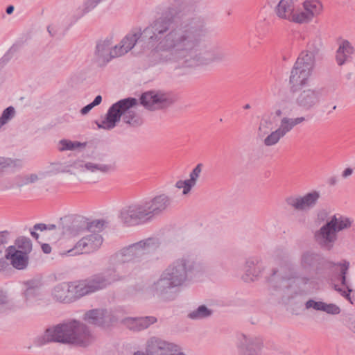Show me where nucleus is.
<instances>
[{
    "mask_svg": "<svg viewBox=\"0 0 355 355\" xmlns=\"http://www.w3.org/2000/svg\"><path fill=\"white\" fill-rule=\"evenodd\" d=\"M208 32L206 20L190 13L181 1L170 64L193 68L223 60L225 54L222 51L205 49L203 40Z\"/></svg>",
    "mask_w": 355,
    "mask_h": 355,
    "instance_id": "nucleus-1",
    "label": "nucleus"
},
{
    "mask_svg": "<svg viewBox=\"0 0 355 355\" xmlns=\"http://www.w3.org/2000/svg\"><path fill=\"white\" fill-rule=\"evenodd\" d=\"M181 0H174L160 16L143 30L128 33L118 46V53L123 55L135 46L149 50L146 62L150 66L170 64Z\"/></svg>",
    "mask_w": 355,
    "mask_h": 355,
    "instance_id": "nucleus-2",
    "label": "nucleus"
},
{
    "mask_svg": "<svg viewBox=\"0 0 355 355\" xmlns=\"http://www.w3.org/2000/svg\"><path fill=\"white\" fill-rule=\"evenodd\" d=\"M172 103L168 93L161 90H150L143 93L139 100L133 97L125 98L112 104L110 107L116 125L122 119L129 127L137 128L144 123L142 117L137 112L139 105L154 111L167 107Z\"/></svg>",
    "mask_w": 355,
    "mask_h": 355,
    "instance_id": "nucleus-3",
    "label": "nucleus"
},
{
    "mask_svg": "<svg viewBox=\"0 0 355 355\" xmlns=\"http://www.w3.org/2000/svg\"><path fill=\"white\" fill-rule=\"evenodd\" d=\"M301 268L305 272L313 270L318 279H329L334 289L342 296L351 301L350 293L352 289L346 283V273L349 268V262L334 263L321 254L306 250L302 253L300 259Z\"/></svg>",
    "mask_w": 355,
    "mask_h": 355,
    "instance_id": "nucleus-4",
    "label": "nucleus"
},
{
    "mask_svg": "<svg viewBox=\"0 0 355 355\" xmlns=\"http://www.w3.org/2000/svg\"><path fill=\"white\" fill-rule=\"evenodd\" d=\"M159 245L158 239L150 237L123 248L116 253L113 259L116 265L94 277L97 285L100 286L99 289H103L112 282L120 280L125 276V272H122L124 268L123 263L139 261L144 256L157 249Z\"/></svg>",
    "mask_w": 355,
    "mask_h": 355,
    "instance_id": "nucleus-5",
    "label": "nucleus"
},
{
    "mask_svg": "<svg viewBox=\"0 0 355 355\" xmlns=\"http://www.w3.org/2000/svg\"><path fill=\"white\" fill-rule=\"evenodd\" d=\"M171 205V198L162 193L146 198L124 207L120 211V221L127 227L146 224L162 215Z\"/></svg>",
    "mask_w": 355,
    "mask_h": 355,
    "instance_id": "nucleus-6",
    "label": "nucleus"
},
{
    "mask_svg": "<svg viewBox=\"0 0 355 355\" xmlns=\"http://www.w3.org/2000/svg\"><path fill=\"white\" fill-rule=\"evenodd\" d=\"M318 49L309 44L308 49L303 51L297 59L289 78L290 91L294 94L306 85L315 64V56Z\"/></svg>",
    "mask_w": 355,
    "mask_h": 355,
    "instance_id": "nucleus-7",
    "label": "nucleus"
},
{
    "mask_svg": "<svg viewBox=\"0 0 355 355\" xmlns=\"http://www.w3.org/2000/svg\"><path fill=\"white\" fill-rule=\"evenodd\" d=\"M203 271V266L189 254L175 259L164 270L180 287Z\"/></svg>",
    "mask_w": 355,
    "mask_h": 355,
    "instance_id": "nucleus-8",
    "label": "nucleus"
},
{
    "mask_svg": "<svg viewBox=\"0 0 355 355\" xmlns=\"http://www.w3.org/2000/svg\"><path fill=\"white\" fill-rule=\"evenodd\" d=\"M96 338L93 334H42L35 341V345L42 346L56 342L75 347H86L93 344Z\"/></svg>",
    "mask_w": 355,
    "mask_h": 355,
    "instance_id": "nucleus-9",
    "label": "nucleus"
},
{
    "mask_svg": "<svg viewBox=\"0 0 355 355\" xmlns=\"http://www.w3.org/2000/svg\"><path fill=\"white\" fill-rule=\"evenodd\" d=\"M180 288L164 272L150 286L153 295L163 302H171L176 299Z\"/></svg>",
    "mask_w": 355,
    "mask_h": 355,
    "instance_id": "nucleus-10",
    "label": "nucleus"
},
{
    "mask_svg": "<svg viewBox=\"0 0 355 355\" xmlns=\"http://www.w3.org/2000/svg\"><path fill=\"white\" fill-rule=\"evenodd\" d=\"M279 285L274 284V286L279 288H288L295 284L297 286L306 285L311 282V278L306 275L299 272L291 264H285L280 269Z\"/></svg>",
    "mask_w": 355,
    "mask_h": 355,
    "instance_id": "nucleus-11",
    "label": "nucleus"
},
{
    "mask_svg": "<svg viewBox=\"0 0 355 355\" xmlns=\"http://www.w3.org/2000/svg\"><path fill=\"white\" fill-rule=\"evenodd\" d=\"M103 237L98 233H92L83 237L72 249L67 251L70 256L91 253L96 251L103 243Z\"/></svg>",
    "mask_w": 355,
    "mask_h": 355,
    "instance_id": "nucleus-12",
    "label": "nucleus"
},
{
    "mask_svg": "<svg viewBox=\"0 0 355 355\" xmlns=\"http://www.w3.org/2000/svg\"><path fill=\"white\" fill-rule=\"evenodd\" d=\"M320 197V193L313 191L306 193L304 196H291L285 199L287 205L294 210L299 211H307L313 209L317 204Z\"/></svg>",
    "mask_w": 355,
    "mask_h": 355,
    "instance_id": "nucleus-13",
    "label": "nucleus"
},
{
    "mask_svg": "<svg viewBox=\"0 0 355 355\" xmlns=\"http://www.w3.org/2000/svg\"><path fill=\"white\" fill-rule=\"evenodd\" d=\"M83 319L89 324L103 328L109 327L116 321L110 311L103 309L89 310L85 313Z\"/></svg>",
    "mask_w": 355,
    "mask_h": 355,
    "instance_id": "nucleus-14",
    "label": "nucleus"
},
{
    "mask_svg": "<svg viewBox=\"0 0 355 355\" xmlns=\"http://www.w3.org/2000/svg\"><path fill=\"white\" fill-rule=\"evenodd\" d=\"M321 96V91L318 89H305L297 95L295 103L302 110L311 111L319 105Z\"/></svg>",
    "mask_w": 355,
    "mask_h": 355,
    "instance_id": "nucleus-15",
    "label": "nucleus"
},
{
    "mask_svg": "<svg viewBox=\"0 0 355 355\" xmlns=\"http://www.w3.org/2000/svg\"><path fill=\"white\" fill-rule=\"evenodd\" d=\"M335 221L334 219L327 221L315 233V239L322 249L331 250L337 240V234L334 228Z\"/></svg>",
    "mask_w": 355,
    "mask_h": 355,
    "instance_id": "nucleus-16",
    "label": "nucleus"
},
{
    "mask_svg": "<svg viewBox=\"0 0 355 355\" xmlns=\"http://www.w3.org/2000/svg\"><path fill=\"white\" fill-rule=\"evenodd\" d=\"M58 230L60 233L70 236H77L87 230V219L77 217L73 220L64 217L60 219L58 223Z\"/></svg>",
    "mask_w": 355,
    "mask_h": 355,
    "instance_id": "nucleus-17",
    "label": "nucleus"
},
{
    "mask_svg": "<svg viewBox=\"0 0 355 355\" xmlns=\"http://www.w3.org/2000/svg\"><path fill=\"white\" fill-rule=\"evenodd\" d=\"M44 333H90L88 326L83 322L70 319L55 325L49 326Z\"/></svg>",
    "mask_w": 355,
    "mask_h": 355,
    "instance_id": "nucleus-18",
    "label": "nucleus"
},
{
    "mask_svg": "<svg viewBox=\"0 0 355 355\" xmlns=\"http://www.w3.org/2000/svg\"><path fill=\"white\" fill-rule=\"evenodd\" d=\"M238 340L240 355H259L262 343L254 334H239Z\"/></svg>",
    "mask_w": 355,
    "mask_h": 355,
    "instance_id": "nucleus-19",
    "label": "nucleus"
},
{
    "mask_svg": "<svg viewBox=\"0 0 355 355\" xmlns=\"http://www.w3.org/2000/svg\"><path fill=\"white\" fill-rule=\"evenodd\" d=\"M42 283L39 279H32L23 282L22 295L28 305L42 300Z\"/></svg>",
    "mask_w": 355,
    "mask_h": 355,
    "instance_id": "nucleus-20",
    "label": "nucleus"
},
{
    "mask_svg": "<svg viewBox=\"0 0 355 355\" xmlns=\"http://www.w3.org/2000/svg\"><path fill=\"white\" fill-rule=\"evenodd\" d=\"M70 286L71 295L73 297V302L89 293L96 292L99 289L94 277L89 280L79 282L68 283Z\"/></svg>",
    "mask_w": 355,
    "mask_h": 355,
    "instance_id": "nucleus-21",
    "label": "nucleus"
},
{
    "mask_svg": "<svg viewBox=\"0 0 355 355\" xmlns=\"http://www.w3.org/2000/svg\"><path fill=\"white\" fill-rule=\"evenodd\" d=\"M3 257L9 260L11 265L17 270H24L28 264V254L17 250L15 246L11 245L6 249Z\"/></svg>",
    "mask_w": 355,
    "mask_h": 355,
    "instance_id": "nucleus-22",
    "label": "nucleus"
},
{
    "mask_svg": "<svg viewBox=\"0 0 355 355\" xmlns=\"http://www.w3.org/2000/svg\"><path fill=\"white\" fill-rule=\"evenodd\" d=\"M173 343L153 337L146 343V352L148 355H168Z\"/></svg>",
    "mask_w": 355,
    "mask_h": 355,
    "instance_id": "nucleus-23",
    "label": "nucleus"
},
{
    "mask_svg": "<svg viewBox=\"0 0 355 355\" xmlns=\"http://www.w3.org/2000/svg\"><path fill=\"white\" fill-rule=\"evenodd\" d=\"M157 322L153 316L126 318L123 320L124 325L130 331H141Z\"/></svg>",
    "mask_w": 355,
    "mask_h": 355,
    "instance_id": "nucleus-24",
    "label": "nucleus"
},
{
    "mask_svg": "<svg viewBox=\"0 0 355 355\" xmlns=\"http://www.w3.org/2000/svg\"><path fill=\"white\" fill-rule=\"evenodd\" d=\"M70 167L78 169L82 172L89 171L92 173L101 172L107 173L112 169V166L109 164H96L83 160H76L69 164Z\"/></svg>",
    "mask_w": 355,
    "mask_h": 355,
    "instance_id": "nucleus-25",
    "label": "nucleus"
},
{
    "mask_svg": "<svg viewBox=\"0 0 355 355\" xmlns=\"http://www.w3.org/2000/svg\"><path fill=\"white\" fill-rule=\"evenodd\" d=\"M114 52L118 53V46H112V42L111 39L107 38L103 41H100L96 45V53L102 58L104 61L109 62L112 58L119 57L115 55Z\"/></svg>",
    "mask_w": 355,
    "mask_h": 355,
    "instance_id": "nucleus-26",
    "label": "nucleus"
},
{
    "mask_svg": "<svg viewBox=\"0 0 355 355\" xmlns=\"http://www.w3.org/2000/svg\"><path fill=\"white\" fill-rule=\"evenodd\" d=\"M53 298L62 303L73 302L70 286L68 283L63 282L55 286L52 291Z\"/></svg>",
    "mask_w": 355,
    "mask_h": 355,
    "instance_id": "nucleus-27",
    "label": "nucleus"
},
{
    "mask_svg": "<svg viewBox=\"0 0 355 355\" xmlns=\"http://www.w3.org/2000/svg\"><path fill=\"white\" fill-rule=\"evenodd\" d=\"M293 10V0H280L275 8V12L279 18L288 21H291Z\"/></svg>",
    "mask_w": 355,
    "mask_h": 355,
    "instance_id": "nucleus-28",
    "label": "nucleus"
},
{
    "mask_svg": "<svg viewBox=\"0 0 355 355\" xmlns=\"http://www.w3.org/2000/svg\"><path fill=\"white\" fill-rule=\"evenodd\" d=\"M262 266L259 264V261L254 260H248L245 266V275L243 277L245 281H254L261 275Z\"/></svg>",
    "mask_w": 355,
    "mask_h": 355,
    "instance_id": "nucleus-29",
    "label": "nucleus"
},
{
    "mask_svg": "<svg viewBox=\"0 0 355 355\" xmlns=\"http://www.w3.org/2000/svg\"><path fill=\"white\" fill-rule=\"evenodd\" d=\"M213 311L209 309L205 305H200L196 309L191 311L188 314V318L191 320H202L210 317Z\"/></svg>",
    "mask_w": 355,
    "mask_h": 355,
    "instance_id": "nucleus-30",
    "label": "nucleus"
},
{
    "mask_svg": "<svg viewBox=\"0 0 355 355\" xmlns=\"http://www.w3.org/2000/svg\"><path fill=\"white\" fill-rule=\"evenodd\" d=\"M22 162L20 159H12L9 157H0V175L8 168H21Z\"/></svg>",
    "mask_w": 355,
    "mask_h": 355,
    "instance_id": "nucleus-31",
    "label": "nucleus"
},
{
    "mask_svg": "<svg viewBox=\"0 0 355 355\" xmlns=\"http://www.w3.org/2000/svg\"><path fill=\"white\" fill-rule=\"evenodd\" d=\"M95 123L97 125L98 128L106 130H110L116 127V123L110 107L105 114V119L101 122L96 121Z\"/></svg>",
    "mask_w": 355,
    "mask_h": 355,
    "instance_id": "nucleus-32",
    "label": "nucleus"
},
{
    "mask_svg": "<svg viewBox=\"0 0 355 355\" xmlns=\"http://www.w3.org/2000/svg\"><path fill=\"white\" fill-rule=\"evenodd\" d=\"M17 250L21 251L23 253L28 254L32 250L31 240L25 236H20L17 238L15 243Z\"/></svg>",
    "mask_w": 355,
    "mask_h": 355,
    "instance_id": "nucleus-33",
    "label": "nucleus"
},
{
    "mask_svg": "<svg viewBox=\"0 0 355 355\" xmlns=\"http://www.w3.org/2000/svg\"><path fill=\"white\" fill-rule=\"evenodd\" d=\"M303 7L305 11L311 15L312 17L320 13L322 8V3L318 0H306L303 3Z\"/></svg>",
    "mask_w": 355,
    "mask_h": 355,
    "instance_id": "nucleus-34",
    "label": "nucleus"
},
{
    "mask_svg": "<svg viewBox=\"0 0 355 355\" xmlns=\"http://www.w3.org/2000/svg\"><path fill=\"white\" fill-rule=\"evenodd\" d=\"M60 151L65 150H73L78 148H85L87 146V143H81L80 141H72L68 139H62L59 141Z\"/></svg>",
    "mask_w": 355,
    "mask_h": 355,
    "instance_id": "nucleus-35",
    "label": "nucleus"
},
{
    "mask_svg": "<svg viewBox=\"0 0 355 355\" xmlns=\"http://www.w3.org/2000/svg\"><path fill=\"white\" fill-rule=\"evenodd\" d=\"M333 219L336 220L334 222V228L336 229V233L350 227L352 224V221L349 218L343 217L342 216L337 218L336 215H334L330 220Z\"/></svg>",
    "mask_w": 355,
    "mask_h": 355,
    "instance_id": "nucleus-36",
    "label": "nucleus"
},
{
    "mask_svg": "<svg viewBox=\"0 0 355 355\" xmlns=\"http://www.w3.org/2000/svg\"><path fill=\"white\" fill-rule=\"evenodd\" d=\"M313 17L309 12L306 11H301L300 12H293L290 21H293L297 24L308 23L311 21Z\"/></svg>",
    "mask_w": 355,
    "mask_h": 355,
    "instance_id": "nucleus-37",
    "label": "nucleus"
},
{
    "mask_svg": "<svg viewBox=\"0 0 355 355\" xmlns=\"http://www.w3.org/2000/svg\"><path fill=\"white\" fill-rule=\"evenodd\" d=\"M17 180L18 187H21L29 184L36 182L39 180V178L37 174L32 173L24 175H19L17 177Z\"/></svg>",
    "mask_w": 355,
    "mask_h": 355,
    "instance_id": "nucleus-38",
    "label": "nucleus"
},
{
    "mask_svg": "<svg viewBox=\"0 0 355 355\" xmlns=\"http://www.w3.org/2000/svg\"><path fill=\"white\" fill-rule=\"evenodd\" d=\"M9 234V232L6 230L0 232V267L1 268H3L5 264H7L3 259L2 253L3 250H5V245L8 242Z\"/></svg>",
    "mask_w": 355,
    "mask_h": 355,
    "instance_id": "nucleus-39",
    "label": "nucleus"
},
{
    "mask_svg": "<svg viewBox=\"0 0 355 355\" xmlns=\"http://www.w3.org/2000/svg\"><path fill=\"white\" fill-rule=\"evenodd\" d=\"M15 114V108L12 106H9L6 108L0 116V128L8 123Z\"/></svg>",
    "mask_w": 355,
    "mask_h": 355,
    "instance_id": "nucleus-40",
    "label": "nucleus"
},
{
    "mask_svg": "<svg viewBox=\"0 0 355 355\" xmlns=\"http://www.w3.org/2000/svg\"><path fill=\"white\" fill-rule=\"evenodd\" d=\"M282 137H284V136L277 129L276 130L272 132L264 139L263 144L266 146H274L277 144L280 139Z\"/></svg>",
    "mask_w": 355,
    "mask_h": 355,
    "instance_id": "nucleus-41",
    "label": "nucleus"
},
{
    "mask_svg": "<svg viewBox=\"0 0 355 355\" xmlns=\"http://www.w3.org/2000/svg\"><path fill=\"white\" fill-rule=\"evenodd\" d=\"M294 128L291 118L284 117L280 122V125L277 130L284 137L288 132Z\"/></svg>",
    "mask_w": 355,
    "mask_h": 355,
    "instance_id": "nucleus-42",
    "label": "nucleus"
},
{
    "mask_svg": "<svg viewBox=\"0 0 355 355\" xmlns=\"http://www.w3.org/2000/svg\"><path fill=\"white\" fill-rule=\"evenodd\" d=\"M202 164H198L190 173L189 179L187 180V182H189L191 184V185L192 184V187H193L196 184L197 180L202 172Z\"/></svg>",
    "mask_w": 355,
    "mask_h": 355,
    "instance_id": "nucleus-43",
    "label": "nucleus"
},
{
    "mask_svg": "<svg viewBox=\"0 0 355 355\" xmlns=\"http://www.w3.org/2000/svg\"><path fill=\"white\" fill-rule=\"evenodd\" d=\"M105 225L103 220H95L93 221H88L87 220V230L90 232H96L103 229Z\"/></svg>",
    "mask_w": 355,
    "mask_h": 355,
    "instance_id": "nucleus-44",
    "label": "nucleus"
},
{
    "mask_svg": "<svg viewBox=\"0 0 355 355\" xmlns=\"http://www.w3.org/2000/svg\"><path fill=\"white\" fill-rule=\"evenodd\" d=\"M102 0H85L83 8L81 10V13L80 15V17L83 16L85 14L89 12L92 9H94L98 3H100Z\"/></svg>",
    "mask_w": 355,
    "mask_h": 355,
    "instance_id": "nucleus-45",
    "label": "nucleus"
},
{
    "mask_svg": "<svg viewBox=\"0 0 355 355\" xmlns=\"http://www.w3.org/2000/svg\"><path fill=\"white\" fill-rule=\"evenodd\" d=\"M322 311L333 315L338 314L340 312V309L337 305L334 304H327L324 302Z\"/></svg>",
    "mask_w": 355,
    "mask_h": 355,
    "instance_id": "nucleus-46",
    "label": "nucleus"
},
{
    "mask_svg": "<svg viewBox=\"0 0 355 355\" xmlns=\"http://www.w3.org/2000/svg\"><path fill=\"white\" fill-rule=\"evenodd\" d=\"M338 49L340 50V52L343 51L344 53L347 54V56H349L354 53V47L347 40H344L340 45Z\"/></svg>",
    "mask_w": 355,
    "mask_h": 355,
    "instance_id": "nucleus-47",
    "label": "nucleus"
},
{
    "mask_svg": "<svg viewBox=\"0 0 355 355\" xmlns=\"http://www.w3.org/2000/svg\"><path fill=\"white\" fill-rule=\"evenodd\" d=\"M175 187L178 189L183 188L182 193L184 195L187 194L192 189V184L191 185V184L187 182V180H178L175 184Z\"/></svg>",
    "mask_w": 355,
    "mask_h": 355,
    "instance_id": "nucleus-48",
    "label": "nucleus"
},
{
    "mask_svg": "<svg viewBox=\"0 0 355 355\" xmlns=\"http://www.w3.org/2000/svg\"><path fill=\"white\" fill-rule=\"evenodd\" d=\"M323 304V302H316L313 300H309L306 302L305 306L307 309L312 308L316 311H322Z\"/></svg>",
    "mask_w": 355,
    "mask_h": 355,
    "instance_id": "nucleus-49",
    "label": "nucleus"
},
{
    "mask_svg": "<svg viewBox=\"0 0 355 355\" xmlns=\"http://www.w3.org/2000/svg\"><path fill=\"white\" fill-rule=\"evenodd\" d=\"M168 355H187V354L183 352L182 347L173 343L172 347H171V349H170Z\"/></svg>",
    "mask_w": 355,
    "mask_h": 355,
    "instance_id": "nucleus-50",
    "label": "nucleus"
},
{
    "mask_svg": "<svg viewBox=\"0 0 355 355\" xmlns=\"http://www.w3.org/2000/svg\"><path fill=\"white\" fill-rule=\"evenodd\" d=\"M270 123L271 122L270 120H264L263 121L261 122L257 132L259 137H263L266 134L268 133V130H263V128H267V125Z\"/></svg>",
    "mask_w": 355,
    "mask_h": 355,
    "instance_id": "nucleus-51",
    "label": "nucleus"
},
{
    "mask_svg": "<svg viewBox=\"0 0 355 355\" xmlns=\"http://www.w3.org/2000/svg\"><path fill=\"white\" fill-rule=\"evenodd\" d=\"M349 56L347 54L344 53L343 51L340 52V50L338 49L336 52V61L339 65H342L345 63L346 60H347Z\"/></svg>",
    "mask_w": 355,
    "mask_h": 355,
    "instance_id": "nucleus-52",
    "label": "nucleus"
},
{
    "mask_svg": "<svg viewBox=\"0 0 355 355\" xmlns=\"http://www.w3.org/2000/svg\"><path fill=\"white\" fill-rule=\"evenodd\" d=\"M291 122L293 123V126L295 127L297 125H299L304 121H306L305 117L304 116H299L296 118H291Z\"/></svg>",
    "mask_w": 355,
    "mask_h": 355,
    "instance_id": "nucleus-53",
    "label": "nucleus"
},
{
    "mask_svg": "<svg viewBox=\"0 0 355 355\" xmlns=\"http://www.w3.org/2000/svg\"><path fill=\"white\" fill-rule=\"evenodd\" d=\"M94 107V105L90 103H89L88 105H87L86 106L83 107L81 110H80V114H83V115H85L87 114Z\"/></svg>",
    "mask_w": 355,
    "mask_h": 355,
    "instance_id": "nucleus-54",
    "label": "nucleus"
},
{
    "mask_svg": "<svg viewBox=\"0 0 355 355\" xmlns=\"http://www.w3.org/2000/svg\"><path fill=\"white\" fill-rule=\"evenodd\" d=\"M278 272H279V271H278V270H277V269H276V268H273V269L272 270V274H271L270 277H268V281L269 282H270L271 284H272V282H276V281H277L276 275H277V274L278 273Z\"/></svg>",
    "mask_w": 355,
    "mask_h": 355,
    "instance_id": "nucleus-55",
    "label": "nucleus"
},
{
    "mask_svg": "<svg viewBox=\"0 0 355 355\" xmlns=\"http://www.w3.org/2000/svg\"><path fill=\"white\" fill-rule=\"evenodd\" d=\"M33 230L40 231L46 230V225L44 223H37L33 226Z\"/></svg>",
    "mask_w": 355,
    "mask_h": 355,
    "instance_id": "nucleus-56",
    "label": "nucleus"
},
{
    "mask_svg": "<svg viewBox=\"0 0 355 355\" xmlns=\"http://www.w3.org/2000/svg\"><path fill=\"white\" fill-rule=\"evenodd\" d=\"M8 302V297L0 290V305L5 304Z\"/></svg>",
    "mask_w": 355,
    "mask_h": 355,
    "instance_id": "nucleus-57",
    "label": "nucleus"
},
{
    "mask_svg": "<svg viewBox=\"0 0 355 355\" xmlns=\"http://www.w3.org/2000/svg\"><path fill=\"white\" fill-rule=\"evenodd\" d=\"M353 173V169L351 168H345L342 173V177L343 178H347L350 176Z\"/></svg>",
    "mask_w": 355,
    "mask_h": 355,
    "instance_id": "nucleus-58",
    "label": "nucleus"
},
{
    "mask_svg": "<svg viewBox=\"0 0 355 355\" xmlns=\"http://www.w3.org/2000/svg\"><path fill=\"white\" fill-rule=\"evenodd\" d=\"M47 31L51 37H54L57 33L55 27L51 25L48 26Z\"/></svg>",
    "mask_w": 355,
    "mask_h": 355,
    "instance_id": "nucleus-59",
    "label": "nucleus"
},
{
    "mask_svg": "<svg viewBox=\"0 0 355 355\" xmlns=\"http://www.w3.org/2000/svg\"><path fill=\"white\" fill-rule=\"evenodd\" d=\"M42 250L44 253L49 254L51 252V247L47 243H44L42 245Z\"/></svg>",
    "mask_w": 355,
    "mask_h": 355,
    "instance_id": "nucleus-60",
    "label": "nucleus"
},
{
    "mask_svg": "<svg viewBox=\"0 0 355 355\" xmlns=\"http://www.w3.org/2000/svg\"><path fill=\"white\" fill-rule=\"evenodd\" d=\"M69 166L68 164L66 166H64L62 168H58L56 169V172L57 173H69L70 174H73V173L70 170L67 169V167H69Z\"/></svg>",
    "mask_w": 355,
    "mask_h": 355,
    "instance_id": "nucleus-61",
    "label": "nucleus"
},
{
    "mask_svg": "<svg viewBox=\"0 0 355 355\" xmlns=\"http://www.w3.org/2000/svg\"><path fill=\"white\" fill-rule=\"evenodd\" d=\"M102 101V97L101 95H98L95 97L94 100L91 103L94 107L98 105Z\"/></svg>",
    "mask_w": 355,
    "mask_h": 355,
    "instance_id": "nucleus-62",
    "label": "nucleus"
},
{
    "mask_svg": "<svg viewBox=\"0 0 355 355\" xmlns=\"http://www.w3.org/2000/svg\"><path fill=\"white\" fill-rule=\"evenodd\" d=\"M337 182H338V180H337V178L336 176H332V177H330L329 179H328V184L330 185V186H334L337 184Z\"/></svg>",
    "mask_w": 355,
    "mask_h": 355,
    "instance_id": "nucleus-63",
    "label": "nucleus"
},
{
    "mask_svg": "<svg viewBox=\"0 0 355 355\" xmlns=\"http://www.w3.org/2000/svg\"><path fill=\"white\" fill-rule=\"evenodd\" d=\"M14 11V6H12V5H10L8 6L7 8H6V12L8 15H10Z\"/></svg>",
    "mask_w": 355,
    "mask_h": 355,
    "instance_id": "nucleus-64",
    "label": "nucleus"
}]
</instances>
